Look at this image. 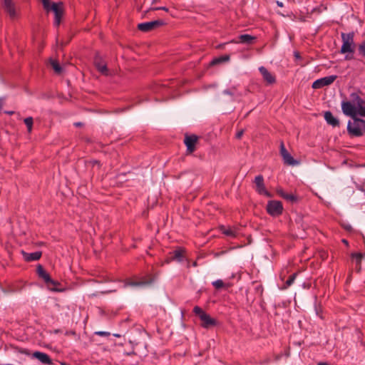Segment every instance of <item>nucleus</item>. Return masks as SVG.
Masks as SVG:
<instances>
[{
  "label": "nucleus",
  "instance_id": "nucleus-23",
  "mask_svg": "<svg viewBox=\"0 0 365 365\" xmlns=\"http://www.w3.org/2000/svg\"><path fill=\"white\" fill-rule=\"evenodd\" d=\"M351 257L355 261V269L357 272H360L361 269V260L364 255L361 252L351 253Z\"/></svg>",
  "mask_w": 365,
  "mask_h": 365
},
{
  "label": "nucleus",
  "instance_id": "nucleus-50",
  "mask_svg": "<svg viewBox=\"0 0 365 365\" xmlns=\"http://www.w3.org/2000/svg\"><path fill=\"white\" fill-rule=\"evenodd\" d=\"M114 336H115V337H119V336H120V335H119V334H114Z\"/></svg>",
  "mask_w": 365,
  "mask_h": 365
},
{
  "label": "nucleus",
  "instance_id": "nucleus-1",
  "mask_svg": "<svg viewBox=\"0 0 365 365\" xmlns=\"http://www.w3.org/2000/svg\"><path fill=\"white\" fill-rule=\"evenodd\" d=\"M341 109L344 115L350 116L354 120V123L349 121L347 125V131L351 137H360L363 135V131L359 123L361 121V118L356 116V105L350 101H342Z\"/></svg>",
  "mask_w": 365,
  "mask_h": 365
},
{
  "label": "nucleus",
  "instance_id": "nucleus-17",
  "mask_svg": "<svg viewBox=\"0 0 365 365\" xmlns=\"http://www.w3.org/2000/svg\"><path fill=\"white\" fill-rule=\"evenodd\" d=\"M94 65L97 70L102 74L107 76L108 71L106 64L103 61L99 54H96L94 58Z\"/></svg>",
  "mask_w": 365,
  "mask_h": 365
},
{
  "label": "nucleus",
  "instance_id": "nucleus-4",
  "mask_svg": "<svg viewBox=\"0 0 365 365\" xmlns=\"http://www.w3.org/2000/svg\"><path fill=\"white\" fill-rule=\"evenodd\" d=\"M36 272L38 277L44 280L49 289L52 291H60V289L57 288V286L60 284L51 278L49 274L44 269L41 264L37 265Z\"/></svg>",
  "mask_w": 365,
  "mask_h": 365
},
{
  "label": "nucleus",
  "instance_id": "nucleus-10",
  "mask_svg": "<svg viewBox=\"0 0 365 365\" xmlns=\"http://www.w3.org/2000/svg\"><path fill=\"white\" fill-rule=\"evenodd\" d=\"M255 183L256 185V191L259 195H264L269 197H272V194L269 192H268L265 188V185L264 183V178L262 175H259L256 176L255 178Z\"/></svg>",
  "mask_w": 365,
  "mask_h": 365
},
{
  "label": "nucleus",
  "instance_id": "nucleus-51",
  "mask_svg": "<svg viewBox=\"0 0 365 365\" xmlns=\"http://www.w3.org/2000/svg\"><path fill=\"white\" fill-rule=\"evenodd\" d=\"M196 265H197V262H195L193 263V266H196Z\"/></svg>",
  "mask_w": 365,
  "mask_h": 365
},
{
  "label": "nucleus",
  "instance_id": "nucleus-30",
  "mask_svg": "<svg viewBox=\"0 0 365 365\" xmlns=\"http://www.w3.org/2000/svg\"><path fill=\"white\" fill-rule=\"evenodd\" d=\"M87 165H90L91 167H94L96 165L98 166V168H101V162L98 160H91L86 162Z\"/></svg>",
  "mask_w": 365,
  "mask_h": 365
},
{
  "label": "nucleus",
  "instance_id": "nucleus-31",
  "mask_svg": "<svg viewBox=\"0 0 365 365\" xmlns=\"http://www.w3.org/2000/svg\"><path fill=\"white\" fill-rule=\"evenodd\" d=\"M212 285L216 288V289H221L224 287V282L221 279H218V280H216L215 282H212Z\"/></svg>",
  "mask_w": 365,
  "mask_h": 365
},
{
  "label": "nucleus",
  "instance_id": "nucleus-6",
  "mask_svg": "<svg viewBox=\"0 0 365 365\" xmlns=\"http://www.w3.org/2000/svg\"><path fill=\"white\" fill-rule=\"evenodd\" d=\"M266 210L271 216L277 217L282 215L283 205L280 201L270 200L267 202Z\"/></svg>",
  "mask_w": 365,
  "mask_h": 365
},
{
  "label": "nucleus",
  "instance_id": "nucleus-24",
  "mask_svg": "<svg viewBox=\"0 0 365 365\" xmlns=\"http://www.w3.org/2000/svg\"><path fill=\"white\" fill-rule=\"evenodd\" d=\"M220 230L224 235L231 237H235L237 235L236 230L230 227L226 228L225 226H221Z\"/></svg>",
  "mask_w": 365,
  "mask_h": 365
},
{
  "label": "nucleus",
  "instance_id": "nucleus-40",
  "mask_svg": "<svg viewBox=\"0 0 365 365\" xmlns=\"http://www.w3.org/2000/svg\"><path fill=\"white\" fill-rule=\"evenodd\" d=\"M353 58H354V57H353V56H352V55H351V56H349V54H347V55L345 56V59H346V60H351V59H353Z\"/></svg>",
  "mask_w": 365,
  "mask_h": 365
},
{
  "label": "nucleus",
  "instance_id": "nucleus-14",
  "mask_svg": "<svg viewBox=\"0 0 365 365\" xmlns=\"http://www.w3.org/2000/svg\"><path fill=\"white\" fill-rule=\"evenodd\" d=\"M351 99L353 103L356 105V115H359L362 117H365V109L362 106V98L356 93H354L351 94Z\"/></svg>",
  "mask_w": 365,
  "mask_h": 365
},
{
  "label": "nucleus",
  "instance_id": "nucleus-49",
  "mask_svg": "<svg viewBox=\"0 0 365 365\" xmlns=\"http://www.w3.org/2000/svg\"><path fill=\"white\" fill-rule=\"evenodd\" d=\"M54 332L55 333H58V332H60V330L59 329H56V330L54 331Z\"/></svg>",
  "mask_w": 365,
  "mask_h": 365
},
{
  "label": "nucleus",
  "instance_id": "nucleus-52",
  "mask_svg": "<svg viewBox=\"0 0 365 365\" xmlns=\"http://www.w3.org/2000/svg\"><path fill=\"white\" fill-rule=\"evenodd\" d=\"M364 193H365V190H364Z\"/></svg>",
  "mask_w": 365,
  "mask_h": 365
},
{
  "label": "nucleus",
  "instance_id": "nucleus-12",
  "mask_svg": "<svg viewBox=\"0 0 365 365\" xmlns=\"http://www.w3.org/2000/svg\"><path fill=\"white\" fill-rule=\"evenodd\" d=\"M280 154L284 161V163L289 165H295L298 163V162L293 158V157L288 153L287 149L285 148L284 144L283 142L280 143Z\"/></svg>",
  "mask_w": 365,
  "mask_h": 365
},
{
  "label": "nucleus",
  "instance_id": "nucleus-39",
  "mask_svg": "<svg viewBox=\"0 0 365 365\" xmlns=\"http://www.w3.org/2000/svg\"><path fill=\"white\" fill-rule=\"evenodd\" d=\"M223 93L225 94L230 95V96H232L233 95V93H232L230 90H225L223 91Z\"/></svg>",
  "mask_w": 365,
  "mask_h": 365
},
{
  "label": "nucleus",
  "instance_id": "nucleus-5",
  "mask_svg": "<svg viewBox=\"0 0 365 365\" xmlns=\"http://www.w3.org/2000/svg\"><path fill=\"white\" fill-rule=\"evenodd\" d=\"M46 11H53L55 14L54 25L58 26L61 24L64 10L63 4L62 2L52 3L48 6V9H44Z\"/></svg>",
  "mask_w": 365,
  "mask_h": 365
},
{
  "label": "nucleus",
  "instance_id": "nucleus-43",
  "mask_svg": "<svg viewBox=\"0 0 365 365\" xmlns=\"http://www.w3.org/2000/svg\"><path fill=\"white\" fill-rule=\"evenodd\" d=\"M277 6H279V7H282V6H283V3H282V2H281V1H277Z\"/></svg>",
  "mask_w": 365,
  "mask_h": 365
},
{
  "label": "nucleus",
  "instance_id": "nucleus-21",
  "mask_svg": "<svg viewBox=\"0 0 365 365\" xmlns=\"http://www.w3.org/2000/svg\"><path fill=\"white\" fill-rule=\"evenodd\" d=\"M324 116L329 125H331L333 127H339V120L333 115L331 111H326Z\"/></svg>",
  "mask_w": 365,
  "mask_h": 365
},
{
  "label": "nucleus",
  "instance_id": "nucleus-11",
  "mask_svg": "<svg viewBox=\"0 0 365 365\" xmlns=\"http://www.w3.org/2000/svg\"><path fill=\"white\" fill-rule=\"evenodd\" d=\"M336 78V76H329L319 79L316 80L312 83V88L314 89L322 88L324 86L331 85Z\"/></svg>",
  "mask_w": 365,
  "mask_h": 365
},
{
  "label": "nucleus",
  "instance_id": "nucleus-35",
  "mask_svg": "<svg viewBox=\"0 0 365 365\" xmlns=\"http://www.w3.org/2000/svg\"><path fill=\"white\" fill-rule=\"evenodd\" d=\"M243 133H244V130H243V129H242V130H239V131L236 133V138H237V139H240V138H242V136Z\"/></svg>",
  "mask_w": 365,
  "mask_h": 365
},
{
  "label": "nucleus",
  "instance_id": "nucleus-3",
  "mask_svg": "<svg viewBox=\"0 0 365 365\" xmlns=\"http://www.w3.org/2000/svg\"><path fill=\"white\" fill-rule=\"evenodd\" d=\"M193 312L202 322L201 326L204 328H209L217 325L216 319L212 318L208 314L198 306L193 308Z\"/></svg>",
  "mask_w": 365,
  "mask_h": 365
},
{
  "label": "nucleus",
  "instance_id": "nucleus-33",
  "mask_svg": "<svg viewBox=\"0 0 365 365\" xmlns=\"http://www.w3.org/2000/svg\"><path fill=\"white\" fill-rule=\"evenodd\" d=\"M43 9H48V6L51 4L50 0H41Z\"/></svg>",
  "mask_w": 365,
  "mask_h": 365
},
{
  "label": "nucleus",
  "instance_id": "nucleus-2",
  "mask_svg": "<svg viewBox=\"0 0 365 365\" xmlns=\"http://www.w3.org/2000/svg\"><path fill=\"white\" fill-rule=\"evenodd\" d=\"M355 33L354 31L348 34L341 33V37L342 40V46L341 47L340 53H354L356 48L354 43Z\"/></svg>",
  "mask_w": 365,
  "mask_h": 365
},
{
  "label": "nucleus",
  "instance_id": "nucleus-37",
  "mask_svg": "<svg viewBox=\"0 0 365 365\" xmlns=\"http://www.w3.org/2000/svg\"><path fill=\"white\" fill-rule=\"evenodd\" d=\"M151 9L152 10H163V11H168V9L167 7H165V6L153 8Z\"/></svg>",
  "mask_w": 365,
  "mask_h": 365
},
{
  "label": "nucleus",
  "instance_id": "nucleus-13",
  "mask_svg": "<svg viewBox=\"0 0 365 365\" xmlns=\"http://www.w3.org/2000/svg\"><path fill=\"white\" fill-rule=\"evenodd\" d=\"M197 140L198 137L195 135H185L184 143L187 147V153H192L195 150V144Z\"/></svg>",
  "mask_w": 365,
  "mask_h": 365
},
{
  "label": "nucleus",
  "instance_id": "nucleus-47",
  "mask_svg": "<svg viewBox=\"0 0 365 365\" xmlns=\"http://www.w3.org/2000/svg\"><path fill=\"white\" fill-rule=\"evenodd\" d=\"M342 242H343L344 244L348 245V242H347V240H342Z\"/></svg>",
  "mask_w": 365,
  "mask_h": 365
},
{
  "label": "nucleus",
  "instance_id": "nucleus-8",
  "mask_svg": "<svg viewBox=\"0 0 365 365\" xmlns=\"http://www.w3.org/2000/svg\"><path fill=\"white\" fill-rule=\"evenodd\" d=\"M185 249L178 247L174 251L169 252V255L165 259L163 264H170L173 261L182 262L185 258Z\"/></svg>",
  "mask_w": 365,
  "mask_h": 365
},
{
  "label": "nucleus",
  "instance_id": "nucleus-22",
  "mask_svg": "<svg viewBox=\"0 0 365 365\" xmlns=\"http://www.w3.org/2000/svg\"><path fill=\"white\" fill-rule=\"evenodd\" d=\"M21 253H22V255L24 256L25 261H26V262L38 260L42 255V252L40 251L32 252V253H27L24 251H21Z\"/></svg>",
  "mask_w": 365,
  "mask_h": 365
},
{
  "label": "nucleus",
  "instance_id": "nucleus-41",
  "mask_svg": "<svg viewBox=\"0 0 365 365\" xmlns=\"http://www.w3.org/2000/svg\"><path fill=\"white\" fill-rule=\"evenodd\" d=\"M74 125H75L76 127H81V126L83 125V123H81V122H77V123H74Z\"/></svg>",
  "mask_w": 365,
  "mask_h": 365
},
{
  "label": "nucleus",
  "instance_id": "nucleus-28",
  "mask_svg": "<svg viewBox=\"0 0 365 365\" xmlns=\"http://www.w3.org/2000/svg\"><path fill=\"white\" fill-rule=\"evenodd\" d=\"M358 53L362 57L365 56V39L358 46Z\"/></svg>",
  "mask_w": 365,
  "mask_h": 365
},
{
  "label": "nucleus",
  "instance_id": "nucleus-29",
  "mask_svg": "<svg viewBox=\"0 0 365 365\" xmlns=\"http://www.w3.org/2000/svg\"><path fill=\"white\" fill-rule=\"evenodd\" d=\"M296 277H297V273H294L289 277L288 279L285 282V284L287 285V287H289L293 284V282L295 280Z\"/></svg>",
  "mask_w": 365,
  "mask_h": 365
},
{
  "label": "nucleus",
  "instance_id": "nucleus-46",
  "mask_svg": "<svg viewBox=\"0 0 365 365\" xmlns=\"http://www.w3.org/2000/svg\"><path fill=\"white\" fill-rule=\"evenodd\" d=\"M294 56L296 58H300L299 53L297 52L295 53Z\"/></svg>",
  "mask_w": 365,
  "mask_h": 365
},
{
  "label": "nucleus",
  "instance_id": "nucleus-48",
  "mask_svg": "<svg viewBox=\"0 0 365 365\" xmlns=\"http://www.w3.org/2000/svg\"><path fill=\"white\" fill-rule=\"evenodd\" d=\"M217 47H218V48H222V47H223V45H222V44H220V45H219Z\"/></svg>",
  "mask_w": 365,
  "mask_h": 365
},
{
  "label": "nucleus",
  "instance_id": "nucleus-32",
  "mask_svg": "<svg viewBox=\"0 0 365 365\" xmlns=\"http://www.w3.org/2000/svg\"><path fill=\"white\" fill-rule=\"evenodd\" d=\"M95 334L98 335V336H101L108 337L110 335V333L108 331H96Z\"/></svg>",
  "mask_w": 365,
  "mask_h": 365
},
{
  "label": "nucleus",
  "instance_id": "nucleus-26",
  "mask_svg": "<svg viewBox=\"0 0 365 365\" xmlns=\"http://www.w3.org/2000/svg\"><path fill=\"white\" fill-rule=\"evenodd\" d=\"M51 65L56 73H61L62 71V68L60 66L59 63L56 60H51Z\"/></svg>",
  "mask_w": 365,
  "mask_h": 365
},
{
  "label": "nucleus",
  "instance_id": "nucleus-15",
  "mask_svg": "<svg viewBox=\"0 0 365 365\" xmlns=\"http://www.w3.org/2000/svg\"><path fill=\"white\" fill-rule=\"evenodd\" d=\"M259 71L263 77V80L267 84H274L276 82L275 76L270 73L265 67L261 66L259 68Z\"/></svg>",
  "mask_w": 365,
  "mask_h": 365
},
{
  "label": "nucleus",
  "instance_id": "nucleus-38",
  "mask_svg": "<svg viewBox=\"0 0 365 365\" xmlns=\"http://www.w3.org/2000/svg\"><path fill=\"white\" fill-rule=\"evenodd\" d=\"M344 227L347 231H351L352 230V227L349 225H344Z\"/></svg>",
  "mask_w": 365,
  "mask_h": 365
},
{
  "label": "nucleus",
  "instance_id": "nucleus-25",
  "mask_svg": "<svg viewBox=\"0 0 365 365\" xmlns=\"http://www.w3.org/2000/svg\"><path fill=\"white\" fill-rule=\"evenodd\" d=\"M230 60V56L229 55H224L222 56H220L218 58H214L211 62L210 64L214 66L217 65L223 62L228 61Z\"/></svg>",
  "mask_w": 365,
  "mask_h": 365
},
{
  "label": "nucleus",
  "instance_id": "nucleus-27",
  "mask_svg": "<svg viewBox=\"0 0 365 365\" xmlns=\"http://www.w3.org/2000/svg\"><path fill=\"white\" fill-rule=\"evenodd\" d=\"M24 121L27 127L28 132L31 133L32 130V127H33V123H34L33 118L32 117L26 118Z\"/></svg>",
  "mask_w": 365,
  "mask_h": 365
},
{
  "label": "nucleus",
  "instance_id": "nucleus-20",
  "mask_svg": "<svg viewBox=\"0 0 365 365\" xmlns=\"http://www.w3.org/2000/svg\"><path fill=\"white\" fill-rule=\"evenodd\" d=\"M32 356L35 359H37L38 361H40L43 364H52V360L50 358V356L43 352L41 351H35L33 353Z\"/></svg>",
  "mask_w": 365,
  "mask_h": 365
},
{
  "label": "nucleus",
  "instance_id": "nucleus-45",
  "mask_svg": "<svg viewBox=\"0 0 365 365\" xmlns=\"http://www.w3.org/2000/svg\"><path fill=\"white\" fill-rule=\"evenodd\" d=\"M317 365H329L327 362H319Z\"/></svg>",
  "mask_w": 365,
  "mask_h": 365
},
{
  "label": "nucleus",
  "instance_id": "nucleus-19",
  "mask_svg": "<svg viewBox=\"0 0 365 365\" xmlns=\"http://www.w3.org/2000/svg\"><path fill=\"white\" fill-rule=\"evenodd\" d=\"M155 281L154 277L148 275L140 279L138 281H131L128 283L130 286H145L151 284Z\"/></svg>",
  "mask_w": 365,
  "mask_h": 365
},
{
  "label": "nucleus",
  "instance_id": "nucleus-34",
  "mask_svg": "<svg viewBox=\"0 0 365 365\" xmlns=\"http://www.w3.org/2000/svg\"><path fill=\"white\" fill-rule=\"evenodd\" d=\"M18 352L28 355V356L30 355L29 350H28L26 349L18 348Z\"/></svg>",
  "mask_w": 365,
  "mask_h": 365
},
{
  "label": "nucleus",
  "instance_id": "nucleus-16",
  "mask_svg": "<svg viewBox=\"0 0 365 365\" xmlns=\"http://www.w3.org/2000/svg\"><path fill=\"white\" fill-rule=\"evenodd\" d=\"M257 39L256 36H251L250 34H242L238 36V40H232L231 42L235 43H244L247 45H252L255 43V40Z\"/></svg>",
  "mask_w": 365,
  "mask_h": 365
},
{
  "label": "nucleus",
  "instance_id": "nucleus-42",
  "mask_svg": "<svg viewBox=\"0 0 365 365\" xmlns=\"http://www.w3.org/2000/svg\"><path fill=\"white\" fill-rule=\"evenodd\" d=\"M4 113L11 115H13L14 113V111H11H11H7V110H6V111H4Z\"/></svg>",
  "mask_w": 365,
  "mask_h": 365
},
{
  "label": "nucleus",
  "instance_id": "nucleus-7",
  "mask_svg": "<svg viewBox=\"0 0 365 365\" xmlns=\"http://www.w3.org/2000/svg\"><path fill=\"white\" fill-rule=\"evenodd\" d=\"M165 22L162 19H158L153 21L141 23L138 25V29L143 32H149L165 25Z\"/></svg>",
  "mask_w": 365,
  "mask_h": 365
},
{
  "label": "nucleus",
  "instance_id": "nucleus-44",
  "mask_svg": "<svg viewBox=\"0 0 365 365\" xmlns=\"http://www.w3.org/2000/svg\"><path fill=\"white\" fill-rule=\"evenodd\" d=\"M359 123H361L364 125V128L365 129V120L362 119Z\"/></svg>",
  "mask_w": 365,
  "mask_h": 365
},
{
  "label": "nucleus",
  "instance_id": "nucleus-53",
  "mask_svg": "<svg viewBox=\"0 0 365 365\" xmlns=\"http://www.w3.org/2000/svg\"><path fill=\"white\" fill-rule=\"evenodd\" d=\"M364 57H365V56H364Z\"/></svg>",
  "mask_w": 365,
  "mask_h": 365
},
{
  "label": "nucleus",
  "instance_id": "nucleus-9",
  "mask_svg": "<svg viewBox=\"0 0 365 365\" xmlns=\"http://www.w3.org/2000/svg\"><path fill=\"white\" fill-rule=\"evenodd\" d=\"M1 5L4 11L9 16L10 19H14L17 16L16 5L13 0H2Z\"/></svg>",
  "mask_w": 365,
  "mask_h": 365
},
{
  "label": "nucleus",
  "instance_id": "nucleus-36",
  "mask_svg": "<svg viewBox=\"0 0 365 365\" xmlns=\"http://www.w3.org/2000/svg\"><path fill=\"white\" fill-rule=\"evenodd\" d=\"M65 335H66V336L72 335V336H77L76 331L73 330H70V331H66Z\"/></svg>",
  "mask_w": 365,
  "mask_h": 365
},
{
  "label": "nucleus",
  "instance_id": "nucleus-18",
  "mask_svg": "<svg viewBox=\"0 0 365 365\" xmlns=\"http://www.w3.org/2000/svg\"><path fill=\"white\" fill-rule=\"evenodd\" d=\"M277 193L283 199L291 202L292 204L297 203L299 200V197L292 193H287L282 189H278Z\"/></svg>",
  "mask_w": 365,
  "mask_h": 365
}]
</instances>
